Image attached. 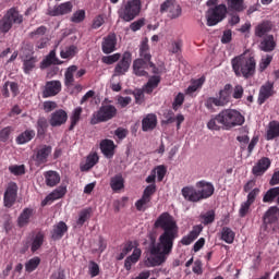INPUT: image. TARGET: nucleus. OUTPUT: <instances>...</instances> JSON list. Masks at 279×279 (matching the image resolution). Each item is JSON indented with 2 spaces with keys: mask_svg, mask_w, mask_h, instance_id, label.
Here are the masks:
<instances>
[{
  "mask_svg": "<svg viewBox=\"0 0 279 279\" xmlns=\"http://www.w3.org/2000/svg\"><path fill=\"white\" fill-rule=\"evenodd\" d=\"M88 274L90 278H97V275L99 274V265L95 262H89Z\"/></svg>",
  "mask_w": 279,
  "mask_h": 279,
  "instance_id": "nucleus-62",
  "label": "nucleus"
},
{
  "mask_svg": "<svg viewBox=\"0 0 279 279\" xmlns=\"http://www.w3.org/2000/svg\"><path fill=\"white\" fill-rule=\"evenodd\" d=\"M272 60H274V57L271 54H267L266 57H263L258 65L259 73H263L267 69V66L271 64Z\"/></svg>",
  "mask_w": 279,
  "mask_h": 279,
  "instance_id": "nucleus-55",
  "label": "nucleus"
},
{
  "mask_svg": "<svg viewBox=\"0 0 279 279\" xmlns=\"http://www.w3.org/2000/svg\"><path fill=\"white\" fill-rule=\"evenodd\" d=\"M125 186V180L123 179L122 174H116L110 179V187L114 193L121 191V189H124Z\"/></svg>",
  "mask_w": 279,
  "mask_h": 279,
  "instance_id": "nucleus-33",
  "label": "nucleus"
},
{
  "mask_svg": "<svg viewBox=\"0 0 279 279\" xmlns=\"http://www.w3.org/2000/svg\"><path fill=\"white\" fill-rule=\"evenodd\" d=\"M196 187L198 189L201 201L213 197L215 193V185H213L210 182L199 181L196 183Z\"/></svg>",
  "mask_w": 279,
  "mask_h": 279,
  "instance_id": "nucleus-14",
  "label": "nucleus"
},
{
  "mask_svg": "<svg viewBox=\"0 0 279 279\" xmlns=\"http://www.w3.org/2000/svg\"><path fill=\"white\" fill-rule=\"evenodd\" d=\"M104 64H114L116 62H119L121 60V53L116 52L110 56L102 57Z\"/></svg>",
  "mask_w": 279,
  "mask_h": 279,
  "instance_id": "nucleus-56",
  "label": "nucleus"
},
{
  "mask_svg": "<svg viewBox=\"0 0 279 279\" xmlns=\"http://www.w3.org/2000/svg\"><path fill=\"white\" fill-rule=\"evenodd\" d=\"M38 265H40V257H33L25 264V269L28 274H32L38 268Z\"/></svg>",
  "mask_w": 279,
  "mask_h": 279,
  "instance_id": "nucleus-52",
  "label": "nucleus"
},
{
  "mask_svg": "<svg viewBox=\"0 0 279 279\" xmlns=\"http://www.w3.org/2000/svg\"><path fill=\"white\" fill-rule=\"evenodd\" d=\"M160 14H167L168 19L174 20L182 16V7L175 0H166L160 4Z\"/></svg>",
  "mask_w": 279,
  "mask_h": 279,
  "instance_id": "nucleus-7",
  "label": "nucleus"
},
{
  "mask_svg": "<svg viewBox=\"0 0 279 279\" xmlns=\"http://www.w3.org/2000/svg\"><path fill=\"white\" fill-rule=\"evenodd\" d=\"M97 162H99V155H97V153H93L87 156L86 162L81 167V170L90 171V169H93Z\"/></svg>",
  "mask_w": 279,
  "mask_h": 279,
  "instance_id": "nucleus-38",
  "label": "nucleus"
},
{
  "mask_svg": "<svg viewBox=\"0 0 279 279\" xmlns=\"http://www.w3.org/2000/svg\"><path fill=\"white\" fill-rule=\"evenodd\" d=\"M32 217H34V209L24 208L17 218L19 228H25V226H28L29 219H32Z\"/></svg>",
  "mask_w": 279,
  "mask_h": 279,
  "instance_id": "nucleus-27",
  "label": "nucleus"
},
{
  "mask_svg": "<svg viewBox=\"0 0 279 279\" xmlns=\"http://www.w3.org/2000/svg\"><path fill=\"white\" fill-rule=\"evenodd\" d=\"M141 8H143L141 0H129L121 4L118 16L124 23H132L141 14Z\"/></svg>",
  "mask_w": 279,
  "mask_h": 279,
  "instance_id": "nucleus-4",
  "label": "nucleus"
},
{
  "mask_svg": "<svg viewBox=\"0 0 279 279\" xmlns=\"http://www.w3.org/2000/svg\"><path fill=\"white\" fill-rule=\"evenodd\" d=\"M201 219L204 226H208V223H213V221H215V210H209L206 214L201 215Z\"/></svg>",
  "mask_w": 279,
  "mask_h": 279,
  "instance_id": "nucleus-59",
  "label": "nucleus"
},
{
  "mask_svg": "<svg viewBox=\"0 0 279 279\" xmlns=\"http://www.w3.org/2000/svg\"><path fill=\"white\" fill-rule=\"evenodd\" d=\"M227 14L228 7H226V4H218L215 8L209 9L206 13L208 27H214V25L221 23Z\"/></svg>",
  "mask_w": 279,
  "mask_h": 279,
  "instance_id": "nucleus-6",
  "label": "nucleus"
},
{
  "mask_svg": "<svg viewBox=\"0 0 279 279\" xmlns=\"http://www.w3.org/2000/svg\"><path fill=\"white\" fill-rule=\"evenodd\" d=\"M9 171L10 173H12L13 175H25V166L24 165H20V166H10L9 167Z\"/></svg>",
  "mask_w": 279,
  "mask_h": 279,
  "instance_id": "nucleus-60",
  "label": "nucleus"
},
{
  "mask_svg": "<svg viewBox=\"0 0 279 279\" xmlns=\"http://www.w3.org/2000/svg\"><path fill=\"white\" fill-rule=\"evenodd\" d=\"M51 64H62V61L56 57V50H51L48 56L41 61L40 69H48Z\"/></svg>",
  "mask_w": 279,
  "mask_h": 279,
  "instance_id": "nucleus-31",
  "label": "nucleus"
},
{
  "mask_svg": "<svg viewBox=\"0 0 279 279\" xmlns=\"http://www.w3.org/2000/svg\"><path fill=\"white\" fill-rule=\"evenodd\" d=\"M243 86L242 85H235L233 87V93H232V97L233 99H242L243 98Z\"/></svg>",
  "mask_w": 279,
  "mask_h": 279,
  "instance_id": "nucleus-63",
  "label": "nucleus"
},
{
  "mask_svg": "<svg viewBox=\"0 0 279 279\" xmlns=\"http://www.w3.org/2000/svg\"><path fill=\"white\" fill-rule=\"evenodd\" d=\"M202 230H204V227L202 225H196L192 228L190 233L181 239L182 245H191L199 234H202Z\"/></svg>",
  "mask_w": 279,
  "mask_h": 279,
  "instance_id": "nucleus-24",
  "label": "nucleus"
},
{
  "mask_svg": "<svg viewBox=\"0 0 279 279\" xmlns=\"http://www.w3.org/2000/svg\"><path fill=\"white\" fill-rule=\"evenodd\" d=\"M71 12H73V2L68 1L49 8L47 14L48 16H64L65 14H71Z\"/></svg>",
  "mask_w": 279,
  "mask_h": 279,
  "instance_id": "nucleus-12",
  "label": "nucleus"
},
{
  "mask_svg": "<svg viewBox=\"0 0 279 279\" xmlns=\"http://www.w3.org/2000/svg\"><path fill=\"white\" fill-rule=\"evenodd\" d=\"M77 72V65H71L66 69L64 73V85L69 88L73 86L75 82L74 73Z\"/></svg>",
  "mask_w": 279,
  "mask_h": 279,
  "instance_id": "nucleus-35",
  "label": "nucleus"
},
{
  "mask_svg": "<svg viewBox=\"0 0 279 279\" xmlns=\"http://www.w3.org/2000/svg\"><path fill=\"white\" fill-rule=\"evenodd\" d=\"M43 243H45V233L38 232L37 234H35V236H33L31 251L38 252V250L43 247Z\"/></svg>",
  "mask_w": 279,
  "mask_h": 279,
  "instance_id": "nucleus-41",
  "label": "nucleus"
},
{
  "mask_svg": "<svg viewBox=\"0 0 279 279\" xmlns=\"http://www.w3.org/2000/svg\"><path fill=\"white\" fill-rule=\"evenodd\" d=\"M77 51H78L77 46L71 45V46H68V47L61 49L60 57L63 60H69L71 58H75V56H77Z\"/></svg>",
  "mask_w": 279,
  "mask_h": 279,
  "instance_id": "nucleus-40",
  "label": "nucleus"
},
{
  "mask_svg": "<svg viewBox=\"0 0 279 279\" xmlns=\"http://www.w3.org/2000/svg\"><path fill=\"white\" fill-rule=\"evenodd\" d=\"M156 125H158V117L156 116V113H148L142 120L143 132H151L156 130Z\"/></svg>",
  "mask_w": 279,
  "mask_h": 279,
  "instance_id": "nucleus-19",
  "label": "nucleus"
},
{
  "mask_svg": "<svg viewBox=\"0 0 279 279\" xmlns=\"http://www.w3.org/2000/svg\"><path fill=\"white\" fill-rule=\"evenodd\" d=\"M102 53H112L117 51V35L109 34L108 36L102 38L101 43Z\"/></svg>",
  "mask_w": 279,
  "mask_h": 279,
  "instance_id": "nucleus-15",
  "label": "nucleus"
},
{
  "mask_svg": "<svg viewBox=\"0 0 279 279\" xmlns=\"http://www.w3.org/2000/svg\"><path fill=\"white\" fill-rule=\"evenodd\" d=\"M45 34H47V27L39 26L37 29L28 34V38H32L33 40H35L36 38H40V36H45Z\"/></svg>",
  "mask_w": 279,
  "mask_h": 279,
  "instance_id": "nucleus-58",
  "label": "nucleus"
},
{
  "mask_svg": "<svg viewBox=\"0 0 279 279\" xmlns=\"http://www.w3.org/2000/svg\"><path fill=\"white\" fill-rule=\"evenodd\" d=\"M14 24H11V22L8 20L5 15L0 20V34H8L10 29H12Z\"/></svg>",
  "mask_w": 279,
  "mask_h": 279,
  "instance_id": "nucleus-54",
  "label": "nucleus"
},
{
  "mask_svg": "<svg viewBox=\"0 0 279 279\" xmlns=\"http://www.w3.org/2000/svg\"><path fill=\"white\" fill-rule=\"evenodd\" d=\"M84 19H86V11L77 10L76 12L73 13L70 21L72 23H82V21H84Z\"/></svg>",
  "mask_w": 279,
  "mask_h": 279,
  "instance_id": "nucleus-57",
  "label": "nucleus"
},
{
  "mask_svg": "<svg viewBox=\"0 0 279 279\" xmlns=\"http://www.w3.org/2000/svg\"><path fill=\"white\" fill-rule=\"evenodd\" d=\"M270 29V22H262L255 27V36H257V38H263V36H267V34H269Z\"/></svg>",
  "mask_w": 279,
  "mask_h": 279,
  "instance_id": "nucleus-37",
  "label": "nucleus"
},
{
  "mask_svg": "<svg viewBox=\"0 0 279 279\" xmlns=\"http://www.w3.org/2000/svg\"><path fill=\"white\" fill-rule=\"evenodd\" d=\"M272 95H274V83L266 82L259 88V94H258V98H257L259 106H263V104L265 101H267V99H269V97H272Z\"/></svg>",
  "mask_w": 279,
  "mask_h": 279,
  "instance_id": "nucleus-16",
  "label": "nucleus"
},
{
  "mask_svg": "<svg viewBox=\"0 0 279 279\" xmlns=\"http://www.w3.org/2000/svg\"><path fill=\"white\" fill-rule=\"evenodd\" d=\"M158 84H160V76H151L144 86V90L148 94L154 93V88H157Z\"/></svg>",
  "mask_w": 279,
  "mask_h": 279,
  "instance_id": "nucleus-49",
  "label": "nucleus"
},
{
  "mask_svg": "<svg viewBox=\"0 0 279 279\" xmlns=\"http://www.w3.org/2000/svg\"><path fill=\"white\" fill-rule=\"evenodd\" d=\"M47 128H49L47 119L46 118H39L37 120V134H38V136H45V132H47Z\"/></svg>",
  "mask_w": 279,
  "mask_h": 279,
  "instance_id": "nucleus-51",
  "label": "nucleus"
},
{
  "mask_svg": "<svg viewBox=\"0 0 279 279\" xmlns=\"http://www.w3.org/2000/svg\"><path fill=\"white\" fill-rule=\"evenodd\" d=\"M34 136H36V132L34 130H26L16 137V143L17 145H25V143H29Z\"/></svg>",
  "mask_w": 279,
  "mask_h": 279,
  "instance_id": "nucleus-39",
  "label": "nucleus"
},
{
  "mask_svg": "<svg viewBox=\"0 0 279 279\" xmlns=\"http://www.w3.org/2000/svg\"><path fill=\"white\" fill-rule=\"evenodd\" d=\"M148 40L144 39L140 45V58L137 60H144L148 62L150 69H153V73L156 75L158 74V68L151 62V53L149 52V44Z\"/></svg>",
  "mask_w": 279,
  "mask_h": 279,
  "instance_id": "nucleus-11",
  "label": "nucleus"
},
{
  "mask_svg": "<svg viewBox=\"0 0 279 279\" xmlns=\"http://www.w3.org/2000/svg\"><path fill=\"white\" fill-rule=\"evenodd\" d=\"M131 65H132V52L126 50L123 52L122 58L113 69V77H121V75H125V73L130 71Z\"/></svg>",
  "mask_w": 279,
  "mask_h": 279,
  "instance_id": "nucleus-8",
  "label": "nucleus"
},
{
  "mask_svg": "<svg viewBox=\"0 0 279 279\" xmlns=\"http://www.w3.org/2000/svg\"><path fill=\"white\" fill-rule=\"evenodd\" d=\"M142 254H143V251H141V248H138V247H135L133 250V253L125 258L124 269H126V271H131L132 267H134V265H136V263H138V260H141Z\"/></svg>",
  "mask_w": 279,
  "mask_h": 279,
  "instance_id": "nucleus-23",
  "label": "nucleus"
},
{
  "mask_svg": "<svg viewBox=\"0 0 279 279\" xmlns=\"http://www.w3.org/2000/svg\"><path fill=\"white\" fill-rule=\"evenodd\" d=\"M133 95L135 98V104H138V106H141V104L145 101V87L143 89H135L133 92Z\"/></svg>",
  "mask_w": 279,
  "mask_h": 279,
  "instance_id": "nucleus-61",
  "label": "nucleus"
},
{
  "mask_svg": "<svg viewBox=\"0 0 279 279\" xmlns=\"http://www.w3.org/2000/svg\"><path fill=\"white\" fill-rule=\"evenodd\" d=\"M181 195L184 197V199H186V202H202L199 190L195 189L194 186H184L181 190Z\"/></svg>",
  "mask_w": 279,
  "mask_h": 279,
  "instance_id": "nucleus-17",
  "label": "nucleus"
},
{
  "mask_svg": "<svg viewBox=\"0 0 279 279\" xmlns=\"http://www.w3.org/2000/svg\"><path fill=\"white\" fill-rule=\"evenodd\" d=\"M279 218V208L278 207H270L264 215L265 223H276Z\"/></svg>",
  "mask_w": 279,
  "mask_h": 279,
  "instance_id": "nucleus-36",
  "label": "nucleus"
},
{
  "mask_svg": "<svg viewBox=\"0 0 279 279\" xmlns=\"http://www.w3.org/2000/svg\"><path fill=\"white\" fill-rule=\"evenodd\" d=\"M88 219H90V209H83L78 214L74 228H82V226H84Z\"/></svg>",
  "mask_w": 279,
  "mask_h": 279,
  "instance_id": "nucleus-46",
  "label": "nucleus"
},
{
  "mask_svg": "<svg viewBox=\"0 0 279 279\" xmlns=\"http://www.w3.org/2000/svg\"><path fill=\"white\" fill-rule=\"evenodd\" d=\"M45 180L47 186H57L60 184V174L53 170L45 172Z\"/></svg>",
  "mask_w": 279,
  "mask_h": 279,
  "instance_id": "nucleus-34",
  "label": "nucleus"
},
{
  "mask_svg": "<svg viewBox=\"0 0 279 279\" xmlns=\"http://www.w3.org/2000/svg\"><path fill=\"white\" fill-rule=\"evenodd\" d=\"M147 66H149V62L143 59H135L133 61V73L137 77H145L147 76Z\"/></svg>",
  "mask_w": 279,
  "mask_h": 279,
  "instance_id": "nucleus-22",
  "label": "nucleus"
},
{
  "mask_svg": "<svg viewBox=\"0 0 279 279\" xmlns=\"http://www.w3.org/2000/svg\"><path fill=\"white\" fill-rule=\"evenodd\" d=\"M68 119L69 114L66 113V111L59 109L51 113L50 125L52 128H60V125H64V123H66Z\"/></svg>",
  "mask_w": 279,
  "mask_h": 279,
  "instance_id": "nucleus-18",
  "label": "nucleus"
},
{
  "mask_svg": "<svg viewBox=\"0 0 279 279\" xmlns=\"http://www.w3.org/2000/svg\"><path fill=\"white\" fill-rule=\"evenodd\" d=\"M53 148L50 145H40L34 150L33 160L37 167L45 165L49 160Z\"/></svg>",
  "mask_w": 279,
  "mask_h": 279,
  "instance_id": "nucleus-9",
  "label": "nucleus"
},
{
  "mask_svg": "<svg viewBox=\"0 0 279 279\" xmlns=\"http://www.w3.org/2000/svg\"><path fill=\"white\" fill-rule=\"evenodd\" d=\"M151 198L142 195V197L135 203L136 210L140 213H145V209L149 208Z\"/></svg>",
  "mask_w": 279,
  "mask_h": 279,
  "instance_id": "nucleus-47",
  "label": "nucleus"
},
{
  "mask_svg": "<svg viewBox=\"0 0 279 279\" xmlns=\"http://www.w3.org/2000/svg\"><path fill=\"white\" fill-rule=\"evenodd\" d=\"M144 26H145V19H140V20L131 23L130 29L132 32H138V29H141Z\"/></svg>",
  "mask_w": 279,
  "mask_h": 279,
  "instance_id": "nucleus-64",
  "label": "nucleus"
},
{
  "mask_svg": "<svg viewBox=\"0 0 279 279\" xmlns=\"http://www.w3.org/2000/svg\"><path fill=\"white\" fill-rule=\"evenodd\" d=\"M205 80L204 78H198L194 81L185 90L186 95H193L197 89L202 88L204 85Z\"/></svg>",
  "mask_w": 279,
  "mask_h": 279,
  "instance_id": "nucleus-53",
  "label": "nucleus"
},
{
  "mask_svg": "<svg viewBox=\"0 0 279 279\" xmlns=\"http://www.w3.org/2000/svg\"><path fill=\"white\" fill-rule=\"evenodd\" d=\"M19 196V185L15 182H10L4 192V206L5 208H12L16 203V197Z\"/></svg>",
  "mask_w": 279,
  "mask_h": 279,
  "instance_id": "nucleus-10",
  "label": "nucleus"
},
{
  "mask_svg": "<svg viewBox=\"0 0 279 279\" xmlns=\"http://www.w3.org/2000/svg\"><path fill=\"white\" fill-rule=\"evenodd\" d=\"M37 62L38 60L36 59V57H31L29 59H25L23 61L24 73L26 74L32 73V71H34V69L36 68Z\"/></svg>",
  "mask_w": 279,
  "mask_h": 279,
  "instance_id": "nucleus-48",
  "label": "nucleus"
},
{
  "mask_svg": "<svg viewBox=\"0 0 279 279\" xmlns=\"http://www.w3.org/2000/svg\"><path fill=\"white\" fill-rule=\"evenodd\" d=\"M114 149H117V145L112 140H102L100 142V151L107 158H112L114 156Z\"/></svg>",
  "mask_w": 279,
  "mask_h": 279,
  "instance_id": "nucleus-25",
  "label": "nucleus"
},
{
  "mask_svg": "<svg viewBox=\"0 0 279 279\" xmlns=\"http://www.w3.org/2000/svg\"><path fill=\"white\" fill-rule=\"evenodd\" d=\"M230 95H232V85L226 84L223 89L219 92V99L222 101V105L227 106L230 104Z\"/></svg>",
  "mask_w": 279,
  "mask_h": 279,
  "instance_id": "nucleus-42",
  "label": "nucleus"
},
{
  "mask_svg": "<svg viewBox=\"0 0 279 279\" xmlns=\"http://www.w3.org/2000/svg\"><path fill=\"white\" fill-rule=\"evenodd\" d=\"M227 5V11L229 12H244L245 0H225Z\"/></svg>",
  "mask_w": 279,
  "mask_h": 279,
  "instance_id": "nucleus-29",
  "label": "nucleus"
},
{
  "mask_svg": "<svg viewBox=\"0 0 279 279\" xmlns=\"http://www.w3.org/2000/svg\"><path fill=\"white\" fill-rule=\"evenodd\" d=\"M155 228H161L163 232L158 238V243L153 240L149 247V256L145 258V267H160L167 263V258L173 252V242L178 239V223L169 213H162L155 221Z\"/></svg>",
  "mask_w": 279,
  "mask_h": 279,
  "instance_id": "nucleus-1",
  "label": "nucleus"
},
{
  "mask_svg": "<svg viewBox=\"0 0 279 279\" xmlns=\"http://www.w3.org/2000/svg\"><path fill=\"white\" fill-rule=\"evenodd\" d=\"M269 167H271V160L267 157H264V158L259 159L256 162V165L253 167L252 173H253V175H256V177L263 175L265 173V171H267V169H269Z\"/></svg>",
  "mask_w": 279,
  "mask_h": 279,
  "instance_id": "nucleus-21",
  "label": "nucleus"
},
{
  "mask_svg": "<svg viewBox=\"0 0 279 279\" xmlns=\"http://www.w3.org/2000/svg\"><path fill=\"white\" fill-rule=\"evenodd\" d=\"M215 106L217 107H223V102L220 100V98L209 97L205 100V107L207 110H215Z\"/></svg>",
  "mask_w": 279,
  "mask_h": 279,
  "instance_id": "nucleus-50",
  "label": "nucleus"
},
{
  "mask_svg": "<svg viewBox=\"0 0 279 279\" xmlns=\"http://www.w3.org/2000/svg\"><path fill=\"white\" fill-rule=\"evenodd\" d=\"M82 112H83V109L82 107H76L71 116H70V128L69 130H74L75 129V125H77V123H80V119H82Z\"/></svg>",
  "mask_w": 279,
  "mask_h": 279,
  "instance_id": "nucleus-43",
  "label": "nucleus"
},
{
  "mask_svg": "<svg viewBox=\"0 0 279 279\" xmlns=\"http://www.w3.org/2000/svg\"><path fill=\"white\" fill-rule=\"evenodd\" d=\"M4 16L11 22L13 25H21L23 23V15L19 13V10L16 8H11L7 11Z\"/></svg>",
  "mask_w": 279,
  "mask_h": 279,
  "instance_id": "nucleus-30",
  "label": "nucleus"
},
{
  "mask_svg": "<svg viewBox=\"0 0 279 279\" xmlns=\"http://www.w3.org/2000/svg\"><path fill=\"white\" fill-rule=\"evenodd\" d=\"M276 197H279V186L277 187H271L269 189L264 197H263V202L264 204H271V202H274V199H276Z\"/></svg>",
  "mask_w": 279,
  "mask_h": 279,
  "instance_id": "nucleus-45",
  "label": "nucleus"
},
{
  "mask_svg": "<svg viewBox=\"0 0 279 279\" xmlns=\"http://www.w3.org/2000/svg\"><path fill=\"white\" fill-rule=\"evenodd\" d=\"M69 230V227L64 221H60L59 223L53 226L51 231V236L53 241H58L64 236V233Z\"/></svg>",
  "mask_w": 279,
  "mask_h": 279,
  "instance_id": "nucleus-26",
  "label": "nucleus"
},
{
  "mask_svg": "<svg viewBox=\"0 0 279 279\" xmlns=\"http://www.w3.org/2000/svg\"><path fill=\"white\" fill-rule=\"evenodd\" d=\"M217 122L222 125L225 130H232L245 123V118L235 109H223L217 114Z\"/></svg>",
  "mask_w": 279,
  "mask_h": 279,
  "instance_id": "nucleus-3",
  "label": "nucleus"
},
{
  "mask_svg": "<svg viewBox=\"0 0 279 279\" xmlns=\"http://www.w3.org/2000/svg\"><path fill=\"white\" fill-rule=\"evenodd\" d=\"M220 235H221V241H225V243H228L229 245L234 243L235 233L234 231H232V229L228 227L222 228Z\"/></svg>",
  "mask_w": 279,
  "mask_h": 279,
  "instance_id": "nucleus-44",
  "label": "nucleus"
},
{
  "mask_svg": "<svg viewBox=\"0 0 279 279\" xmlns=\"http://www.w3.org/2000/svg\"><path fill=\"white\" fill-rule=\"evenodd\" d=\"M231 66L235 77L250 80L256 75V58L248 50L232 58Z\"/></svg>",
  "mask_w": 279,
  "mask_h": 279,
  "instance_id": "nucleus-2",
  "label": "nucleus"
},
{
  "mask_svg": "<svg viewBox=\"0 0 279 279\" xmlns=\"http://www.w3.org/2000/svg\"><path fill=\"white\" fill-rule=\"evenodd\" d=\"M279 136V121L272 120L268 123V129L266 131V141H274Z\"/></svg>",
  "mask_w": 279,
  "mask_h": 279,
  "instance_id": "nucleus-28",
  "label": "nucleus"
},
{
  "mask_svg": "<svg viewBox=\"0 0 279 279\" xmlns=\"http://www.w3.org/2000/svg\"><path fill=\"white\" fill-rule=\"evenodd\" d=\"M60 90H62V83H60V81H49L46 83L43 97L44 99L56 97Z\"/></svg>",
  "mask_w": 279,
  "mask_h": 279,
  "instance_id": "nucleus-13",
  "label": "nucleus"
},
{
  "mask_svg": "<svg viewBox=\"0 0 279 279\" xmlns=\"http://www.w3.org/2000/svg\"><path fill=\"white\" fill-rule=\"evenodd\" d=\"M262 51L269 53L276 49V40H274V35L266 36L259 45Z\"/></svg>",
  "mask_w": 279,
  "mask_h": 279,
  "instance_id": "nucleus-32",
  "label": "nucleus"
},
{
  "mask_svg": "<svg viewBox=\"0 0 279 279\" xmlns=\"http://www.w3.org/2000/svg\"><path fill=\"white\" fill-rule=\"evenodd\" d=\"M117 107L113 105H101V107L93 113V117L90 119L92 125H97V123H106L114 117H117Z\"/></svg>",
  "mask_w": 279,
  "mask_h": 279,
  "instance_id": "nucleus-5",
  "label": "nucleus"
},
{
  "mask_svg": "<svg viewBox=\"0 0 279 279\" xmlns=\"http://www.w3.org/2000/svg\"><path fill=\"white\" fill-rule=\"evenodd\" d=\"M66 195V186L61 185L52 191L46 198L41 202V206H47V204L51 202H56V199H62L63 196Z\"/></svg>",
  "mask_w": 279,
  "mask_h": 279,
  "instance_id": "nucleus-20",
  "label": "nucleus"
}]
</instances>
